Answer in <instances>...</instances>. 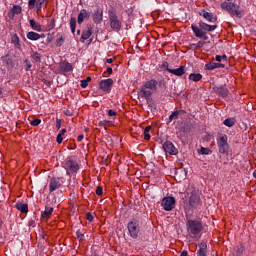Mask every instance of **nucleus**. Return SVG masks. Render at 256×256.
Masks as SVG:
<instances>
[{
	"instance_id": "6ab92c4d",
	"label": "nucleus",
	"mask_w": 256,
	"mask_h": 256,
	"mask_svg": "<svg viewBox=\"0 0 256 256\" xmlns=\"http://www.w3.org/2000/svg\"><path fill=\"white\" fill-rule=\"evenodd\" d=\"M168 73H172V75H176V77H183V75H185V66H180L177 69L168 70Z\"/></svg>"
},
{
	"instance_id": "473e14b6",
	"label": "nucleus",
	"mask_w": 256,
	"mask_h": 256,
	"mask_svg": "<svg viewBox=\"0 0 256 256\" xmlns=\"http://www.w3.org/2000/svg\"><path fill=\"white\" fill-rule=\"evenodd\" d=\"M235 118H227L226 120H225V126L226 127H233V125H235Z\"/></svg>"
},
{
	"instance_id": "bb28decb",
	"label": "nucleus",
	"mask_w": 256,
	"mask_h": 256,
	"mask_svg": "<svg viewBox=\"0 0 256 256\" xmlns=\"http://www.w3.org/2000/svg\"><path fill=\"white\" fill-rule=\"evenodd\" d=\"M214 91L220 95V97L225 98V87L223 85L215 86Z\"/></svg>"
},
{
	"instance_id": "052dcab7",
	"label": "nucleus",
	"mask_w": 256,
	"mask_h": 256,
	"mask_svg": "<svg viewBox=\"0 0 256 256\" xmlns=\"http://www.w3.org/2000/svg\"><path fill=\"white\" fill-rule=\"evenodd\" d=\"M84 138H85V136H83V134H80V135L77 137V141H83Z\"/></svg>"
},
{
	"instance_id": "412c9836",
	"label": "nucleus",
	"mask_w": 256,
	"mask_h": 256,
	"mask_svg": "<svg viewBox=\"0 0 256 256\" xmlns=\"http://www.w3.org/2000/svg\"><path fill=\"white\" fill-rule=\"evenodd\" d=\"M15 207L18 211H20V213H28L29 211V205H27V203L17 202Z\"/></svg>"
},
{
	"instance_id": "f8f14e48",
	"label": "nucleus",
	"mask_w": 256,
	"mask_h": 256,
	"mask_svg": "<svg viewBox=\"0 0 256 256\" xmlns=\"http://www.w3.org/2000/svg\"><path fill=\"white\" fill-rule=\"evenodd\" d=\"M93 21L97 25L103 21V9L98 8L97 10L94 11L93 15Z\"/></svg>"
},
{
	"instance_id": "f704fd0d",
	"label": "nucleus",
	"mask_w": 256,
	"mask_h": 256,
	"mask_svg": "<svg viewBox=\"0 0 256 256\" xmlns=\"http://www.w3.org/2000/svg\"><path fill=\"white\" fill-rule=\"evenodd\" d=\"M205 69H207V71H213V69H216V65L215 62H209L205 65Z\"/></svg>"
},
{
	"instance_id": "a18cd8bd",
	"label": "nucleus",
	"mask_w": 256,
	"mask_h": 256,
	"mask_svg": "<svg viewBox=\"0 0 256 256\" xmlns=\"http://www.w3.org/2000/svg\"><path fill=\"white\" fill-rule=\"evenodd\" d=\"M96 195H99V196L103 195V187L97 186Z\"/></svg>"
},
{
	"instance_id": "37998d69",
	"label": "nucleus",
	"mask_w": 256,
	"mask_h": 256,
	"mask_svg": "<svg viewBox=\"0 0 256 256\" xmlns=\"http://www.w3.org/2000/svg\"><path fill=\"white\" fill-rule=\"evenodd\" d=\"M35 3H37V0H29L28 5L30 9H35Z\"/></svg>"
},
{
	"instance_id": "7c9ffc66",
	"label": "nucleus",
	"mask_w": 256,
	"mask_h": 256,
	"mask_svg": "<svg viewBox=\"0 0 256 256\" xmlns=\"http://www.w3.org/2000/svg\"><path fill=\"white\" fill-rule=\"evenodd\" d=\"M77 27V19L75 17L70 18V29L72 33H75V29Z\"/></svg>"
},
{
	"instance_id": "de8ad7c7",
	"label": "nucleus",
	"mask_w": 256,
	"mask_h": 256,
	"mask_svg": "<svg viewBox=\"0 0 256 256\" xmlns=\"http://www.w3.org/2000/svg\"><path fill=\"white\" fill-rule=\"evenodd\" d=\"M24 63L26 65V71H30L32 67L31 62L29 60H25Z\"/></svg>"
},
{
	"instance_id": "c756f323",
	"label": "nucleus",
	"mask_w": 256,
	"mask_h": 256,
	"mask_svg": "<svg viewBox=\"0 0 256 256\" xmlns=\"http://www.w3.org/2000/svg\"><path fill=\"white\" fill-rule=\"evenodd\" d=\"M31 59L35 61L36 63H41V54L38 52H32L30 55Z\"/></svg>"
},
{
	"instance_id": "e2e57ef3",
	"label": "nucleus",
	"mask_w": 256,
	"mask_h": 256,
	"mask_svg": "<svg viewBox=\"0 0 256 256\" xmlns=\"http://www.w3.org/2000/svg\"><path fill=\"white\" fill-rule=\"evenodd\" d=\"M106 63H113V58L106 59Z\"/></svg>"
},
{
	"instance_id": "338daca9",
	"label": "nucleus",
	"mask_w": 256,
	"mask_h": 256,
	"mask_svg": "<svg viewBox=\"0 0 256 256\" xmlns=\"http://www.w3.org/2000/svg\"><path fill=\"white\" fill-rule=\"evenodd\" d=\"M3 93V88L0 86V95Z\"/></svg>"
},
{
	"instance_id": "cd10ccee",
	"label": "nucleus",
	"mask_w": 256,
	"mask_h": 256,
	"mask_svg": "<svg viewBox=\"0 0 256 256\" xmlns=\"http://www.w3.org/2000/svg\"><path fill=\"white\" fill-rule=\"evenodd\" d=\"M189 79L190 81H195V82L201 81V79H203V75H201L200 73L198 74L192 73L189 75Z\"/></svg>"
},
{
	"instance_id": "c85d7f7f",
	"label": "nucleus",
	"mask_w": 256,
	"mask_h": 256,
	"mask_svg": "<svg viewBox=\"0 0 256 256\" xmlns=\"http://www.w3.org/2000/svg\"><path fill=\"white\" fill-rule=\"evenodd\" d=\"M29 23H30V27H32L34 31H41V24L35 22V20L33 19H31Z\"/></svg>"
},
{
	"instance_id": "a19ab883",
	"label": "nucleus",
	"mask_w": 256,
	"mask_h": 256,
	"mask_svg": "<svg viewBox=\"0 0 256 256\" xmlns=\"http://www.w3.org/2000/svg\"><path fill=\"white\" fill-rule=\"evenodd\" d=\"M209 152H210L209 148L202 147L200 149L201 155H209Z\"/></svg>"
},
{
	"instance_id": "9b49d317",
	"label": "nucleus",
	"mask_w": 256,
	"mask_h": 256,
	"mask_svg": "<svg viewBox=\"0 0 256 256\" xmlns=\"http://www.w3.org/2000/svg\"><path fill=\"white\" fill-rule=\"evenodd\" d=\"M138 95L142 99H146V101H149V99H151V95H153V92L151 90L145 88L144 86H142Z\"/></svg>"
},
{
	"instance_id": "5701e85b",
	"label": "nucleus",
	"mask_w": 256,
	"mask_h": 256,
	"mask_svg": "<svg viewBox=\"0 0 256 256\" xmlns=\"http://www.w3.org/2000/svg\"><path fill=\"white\" fill-rule=\"evenodd\" d=\"M91 35H93L92 29H91V27H88L86 31L82 32V35H81L82 43L87 41V39H89V37H91Z\"/></svg>"
},
{
	"instance_id": "680f3d73",
	"label": "nucleus",
	"mask_w": 256,
	"mask_h": 256,
	"mask_svg": "<svg viewBox=\"0 0 256 256\" xmlns=\"http://www.w3.org/2000/svg\"><path fill=\"white\" fill-rule=\"evenodd\" d=\"M187 255H188L187 250L182 251L181 254H180V256H187Z\"/></svg>"
},
{
	"instance_id": "393cba45",
	"label": "nucleus",
	"mask_w": 256,
	"mask_h": 256,
	"mask_svg": "<svg viewBox=\"0 0 256 256\" xmlns=\"http://www.w3.org/2000/svg\"><path fill=\"white\" fill-rule=\"evenodd\" d=\"M51 215H53V207L46 206L45 211L42 212V217L44 219H49V217H51Z\"/></svg>"
},
{
	"instance_id": "c03bdc74",
	"label": "nucleus",
	"mask_w": 256,
	"mask_h": 256,
	"mask_svg": "<svg viewBox=\"0 0 256 256\" xmlns=\"http://www.w3.org/2000/svg\"><path fill=\"white\" fill-rule=\"evenodd\" d=\"M56 142L58 143V145H61V143H63V136L61 134L57 135Z\"/></svg>"
},
{
	"instance_id": "4be33fe9",
	"label": "nucleus",
	"mask_w": 256,
	"mask_h": 256,
	"mask_svg": "<svg viewBox=\"0 0 256 256\" xmlns=\"http://www.w3.org/2000/svg\"><path fill=\"white\" fill-rule=\"evenodd\" d=\"M198 256H207V243L201 242L199 244V250L197 252Z\"/></svg>"
},
{
	"instance_id": "79ce46f5",
	"label": "nucleus",
	"mask_w": 256,
	"mask_h": 256,
	"mask_svg": "<svg viewBox=\"0 0 256 256\" xmlns=\"http://www.w3.org/2000/svg\"><path fill=\"white\" fill-rule=\"evenodd\" d=\"M76 235H77L79 241H85V235H83V233H81L80 231H77Z\"/></svg>"
},
{
	"instance_id": "2eb2a0df",
	"label": "nucleus",
	"mask_w": 256,
	"mask_h": 256,
	"mask_svg": "<svg viewBox=\"0 0 256 256\" xmlns=\"http://www.w3.org/2000/svg\"><path fill=\"white\" fill-rule=\"evenodd\" d=\"M111 85H113V79L111 78L100 81V89L102 91H110Z\"/></svg>"
},
{
	"instance_id": "aec40b11",
	"label": "nucleus",
	"mask_w": 256,
	"mask_h": 256,
	"mask_svg": "<svg viewBox=\"0 0 256 256\" xmlns=\"http://www.w3.org/2000/svg\"><path fill=\"white\" fill-rule=\"evenodd\" d=\"M199 15L201 17H204V19H206V21H209V23H215V17H213V13H209L205 10H202Z\"/></svg>"
},
{
	"instance_id": "7ed1b4c3",
	"label": "nucleus",
	"mask_w": 256,
	"mask_h": 256,
	"mask_svg": "<svg viewBox=\"0 0 256 256\" xmlns=\"http://www.w3.org/2000/svg\"><path fill=\"white\" fill-rule=\"evenodd\" d=\"M108 17L111 29L117 32L121 31L123 23L119 20V16H117V12H115V9L112 8L108 11Z\"/></svg>"
},
{
	"instance_id": "bf43d9fd",
	"label": "nucleus",
	"mask_w": 256,
	"mask_h": 256,
	"mask_svg": "<svg viewBox=\"0 0 256 256\" xmlns=\"http://www.w3.org/2000/svg\"><path fill=\"white\" fill-rule=\"evenodd\" d=\"M106 72H107L109 75H111V74L113 73V68L108 67L107 70H106Z\"/></svg>"
},
{
	"instance_id": "c9c22d12",
	"label": "nucleus",
	"mask_w": 256,
	"mask_h": 256,
	"mask_svg": "<svg viewBox=\"0 0 256 256\" xmlns=\"http://www.w3.org/2000/svg\"><path fill=\"white\" fill-rule=\"evenodd\" d=\"M12 41L15 43L16 47L18 49L21 48V43H19V36H17V34H15L12 38Z\"/></svg>"
},
{
	"instance_id": "39448f33",
	"label": "nucleus",
	"mask_w": 256,
	"mask_h": 256,
	"mask_svg": "<svg viewBox=\"0 0 256 256\" xmlns=\"http://www.w3.org/2000/svg\"><path fill=\"white\" fill-rule=\"evenodd\" d=\"M128 231L132 239H137L139 237V222L137 220H132L128 223Z\"/></svg>"
},
{
	"instance_id": "4c0bfd02",
	"label": "nucleus",
	"mask_w": 256,
	"mask_h": 256,
	"mask_svg": "<svg viewBox=\"0 0 256 256\" xmlns=\"http://www.w3.org/2000/svg\"><path fill=\"white\" fill-rule=\"evenodd\" d=\"M43 3H45V0H37V2H36V9H37V11H40Z\"/></svg>"
},
{
	"instance_id": "f03ea898",
	"label": "nucleus",
	"mask_w": 256,
	"mask_h": 256,
	"mask_svg": "<svg viewBox=\"0 0 256 256\" xmlns=\"http://www.w3.org/2000/svg\"><path fill=\"white\" fill-rule=\"evenodd\" d=\"M186 227L190 235L197 237V235L203 231V222H201V220L189 219L187 220Z\"/></svg>"
},
{
	"instance_id": "4468645a",
	"label": "nucleus",
	"mask_w": 256,
	"mask_h": 256,
	"mask_svg": "<svg viewBox=\"0 0 256 256\" xmlns=\"http://www.w3.org/2000/svg\"><path fill=\"white\" fill-rule=\"evenodd\" d=\"M21 11H23V9L21 8V6L19 5H14L8 12V17L9 19H14L15 15H21Z\"/></svg>"
},
{
	"instance_id": "a878e982",
	"label": "nucleus",
	"mask_w": 256,
	"mask_h": 256,
	"mask_svg": "<svg viewBox=\"0 0 256 256\" xmlns=\"http://www.w3.org/2000/svg\"><path fill=\"white\" fill-rule=\"evenodd\" d=\"M180 113H184V111L183 110H176V111L172 112L171 115L168 118L167 123H171V121H173V119H179V114Z\"/></svg>"
},
{
	"instance_id": "ddd939ff",
	"label": "nucleus",
	"mask_w": 256,
	"mask_h": 256,
	"mask_svg": "<svg viewBox=\"0 0 256 256\" xmlns=\"http://www.w3.org/2000/svg\"><path fill=\"white\" fill-rule=\"evenodd\" d=\"M157 85H159V82H157L155 79H151L150 81H147L143 87L154 93L157 91Z\"/></svg>"
},
{
	"instance_id": "0eeeda50",
	"label": "nucleus",
	"mask_w": 256,
	"mask_h": 256,
	"mask_svg": "<svg viewBox=\"0 0 256 256\" xmlns=\"http://www.w3.org/2000/svg\"><path fill=\"white\" fill-rule=\"evenodd\" d=\"M64 168L66 169L67 175H71V173H77L79 171V164L73 160H68L65 162Z\"/></svg>"
},
{
	"instance_id": "2f4dec72",
	"label": "nucleus",
	"mask_w": 256,
	"mask_h": 256,
	"mask_svg": "<svg viewBox=\"0 0 256 256\" xmlns=\"http://www.w3.org/2000/svg\"><path fill=\"white\" fill-rule=\"evenodd\" d=\"M151 131V126H147L145 129H144V139L146 141H149V139H151V135H149V132Z\"/></svg>"
},
{
	"instance_id": "864d4df0",
	"label": "nucleus",
	"mask_w": 256,
	"mask_h": 256,
	"mask_svg": "<svg viewBox=\"0 0 256 256\" xmlns=\"http://www.w3.org/2000/svg\"><path fill=\"white\" fill-rule=\"evenodd\" d=\"M109 123V121H107V120H104V121H101V122H99V127H105V125H107Z\"/></svg>"
},
{
	"instance_id": "58836bf2",
	"label": "nucleus",
	"mask_w": 256,
	"mask_h": 256,
	"mask_svg": "<svg viewBox=\"0 0 256 256\" xmlns=\"http://www.w3.org/2000/svg\"><path fill=\"white\" fill-rule=\"evenodd\" d=\"M65 41L64 37H60L56 40V47H61L63 45V42Z\"/></svg>"
},
{
	"instance_id": "69168bd1",
	"label": "nucleus",
	"mask_w": 256,
	"mask_h": 256,
	"mask_svg": "<svg viewBox=\"0 0 256 256\" xmlns=\"http://www.w3.org/2000/svg\"><path fill=\"white\" fill-rule=\"evenodd\" d=\"M221 8H222V9H225V4H224V2L221 3Z\"/></svg>"
},
{
	"instance_id": "603ef678",
	"label": "nucleus",
	"mask_w": 256,
	"mask_h": 256,
	"mask_svg": "<svg viewBox=\"0 0 256 256\" xmlns=\"http://www.w3.org/2000/svg\"><path fill=\"white\" fill-rule=\"evenodd\" d=\"M65 115H67L68 117H72V115H73V111L72 110H69V109H67V110H65Z\"/></svg>"
},
{
	"instance_id": "9d476101",
	"label": "nucleus",
	"mask_w": 256,
	"mask_h": 256,
	"mask_svg": "<svg viewBox=\"0 0 256 256\" xmlns=\"http://www.w3.org/2000/svg\"><path fill=\"white\" fill-rule=\"evenodd\" d=\"M200 203H201V198L199 197V195H197V193L195 192H192L189 199L190 207L192 208L199 207Z\"/></svg>"
},
{
	"instance_id": "5fc2aeb1",
	"label": "nucleus",
	"mask_w": 256,
	"mask_h": 256,
	"mask_svg": "<svg viewBox=\"0 0 256 256\" xmlns=\"http://www.w3.org/2000/svg\"><path fill=\"white\" fill-rule=\"evenodd\" d=\"M108 115H109V117H115V115H117V112H115L113 110H109Z\"/></svg>"
},
{
	"instance_id": "4d7b16f0",
	"label": "nucleus",
	"mask_w": 256,
	"mask_h": 256,
	"mask_svg": "<svg viewBox=\"0 0 256 256\" xmlns=\"http://www.w3.org/2000/svg\"><path fill=\"white\" fill-rule=\"evenodd\" d=\"M67 133V129L63 128L62 130H60V132L58 133V135H65Z\"/></svg>"
},
{
	"instance_id": "20e7f679",
	"label": "nucleus",
	"mask_w": 256,
	"mask_h": 256,
	"mask_svg": "<svg viewBox=\"0 0 256 256\" xmlns=\"http://www.w3.org/2000/svg\"><path fill=\"white\" fill-rule=\"evenodd\" d=\"M225 9L232 17H238L239 19H241V17H243L244 15L241 6L232 2L226 3Z\"/></svg>"
},
{
	"instance_id": "13d9d810",
	"label": "nucleus",
	"mask_w": 256,
	"mask_h": 256,
	"mask_svg": "<svg viewBox=\"0 0 256 256\" xmlns=\"http://www.w3.org/2000/svg\"><path fill=\"white\" fill-rule=\"evenodd\" d=\"M50 27H51V29H53V27H55V19H52L50 21Z\"/></svg>"
},
{
	"instance_id": "b1692460",
	"label": "nucleus",
	"mask_w": 256,
	"mask_h": 256,
	"mask_svg": "<svg viewBox=\"0 0 256 256\" xmlns=\"http://www.w3.org/2000/svg\"><path fill=\"white\" fill-rule=\"evenodd\" d=\"M86 17H89V13L87 12V10L82 9L80 11V13L78 14V23H79V25H81V23H83V21L85 20Z\"/></svg>"
},
{
	"instance_id": "0e129e2a",
	"label": "nucleus",
	"mask_w": 256,
	"mask_h": 256,
	"mask_svg": "<svg viewBox=\"0 0 256 256\" xmlns=\"http://www.w3.org/2000/svg\"><path fill=\"white\" fill-rule=\"evenodd\" d=\"M253 177H254V179H256V170H254V172H253Z\"/></svg>"
},
{
	"instance_id": "ea45409f",
	"label": "nucleus",
	"mask_w": 256,
	"mask_h": 256,
	"mask_svg": "<svg viewBox=\"0 0 256 256\" xmlns=\"http://www.w3.org/2000/svg\"><path fill=\"white\" fill-rule=\"evenodd\" d=\"M204 44L205 42L199 41L197 44H192V47L194 49H201V47H203Z\"/></svg>"
},
{
	"instance_id": "8fccbe9b",
	"label": "nucleus",
	"mask_w": 256,
	"mask_h": 256,
	"mask_svg": "<svg viewBox=\"0 0 256 256\" xmlns=\"http://www.w3.org/2000/svg\"><path fill=\"white\" fill-rule=\"evenodd\" d=\"M61 123H63L61 119L56 120V129H61Z\"/></svg>"
},
{
	"instance_id": "3c124183",
	"label": "nucleus",
	"mask_w": 256,
	"mask_h": 256,
	"mask_svg": "<svg viewBox=\"0 0 256 256\" xmlns=\"http://www.w3.org/2000/svg\"><path fill=\"white\" fill-rule=\"evenodd\" d=\"M86 219H87V221H89L91 223V221H93V214L87 213L86 214Z\"/></svg>"
},
{
	"instance_id": "774afa93",
	"label": "nucleus",
	"mask_w": 256,
	"mask_h": 256,
	"mask_svg": "<svg viewBox=\"0 0 256 256\" xmlns=\"http://www.w3.org/2000/svg\"><path fill=\"white\" fill-rule=\"evenodd\" d=\"M77 34H78V35H81V30H77Z\"/></svg>"
},
{
	"instance_id": "f3484780",
	"label": "nucleus",
	"mask_w": 256,
	"mask_h": 256,
	"mask_svg": "<svg viewBox=\"0 0 256 256\" xmlns=\"http://www.w3.org/2000/svg\"><path fill=\"white\" fill-rule=\"evenodd\" d=\"M59 67L60 70L64 73H69V71H73V65L67 61L60 62Z\"/></svg>"
},
{
	"instance_id": "1a4fd4ad",
	"label": "nucleus",
	"mask_w": 256,
	"mask_h": 256,
	"mask_svg": "<svg viewBox=\"0 0 256 256\" xmlns=\"http://www.w3.org/2000/svg\"><path fill=\"white\" fill-rule=\"evenodd\" d=\"M61 185H63L61 178H51L50 184H49L50 193H53V191H57V189H59V187H61Z\"/></svg>"
},
{
	"instance_id": "6e6d98bb",
	"label": "nucleus",
	"mask_w": 256,
	"mask_h": 256,
	"mask_svg": "<svg viewBox=\"0 0 256 256\" xmlns=\"http://www.w3.org/2000/svg\"><path fill=\"white\" fill-rule=\"evenodd\" d=\"M215 65H216V69H219L220 67L222 68L225 67V65L220 62L215 63Z\"/></svg>"
},
{
	"instance_id": "09e8293b",
	"label": "nucleus",
	"mask_w": 256,
	"mask_h": 256,
	"mask_svg": "<svg viewBox=\"0 0 256 256\" xmlns=\"http://www.w3.org/2000/svg\"><path fill=\"white\" fill-rule=\"evenodd\" d=\"M162 69H166V71L171 70V68H169V63L168 62H163Z\"/></svg>"
},
{
	"instance_id": "6e6552de",
	"label": "nucleus",
	"mask_w": 256,
	"mask_h": 256,
	"mask_svg": "<svg viewBox=\"0 0 256 256\" xmlns=\"http://www.w3.org/2000/svg\"><path fill=\"white\" fill-rule=\"evenodd\" d=\"M163 149L165 153H168L169 155H177L179 153V150L173 145V142L171 141H166L163 144Z\"/></svg>"
},
{
	"instance_id": "49530a36",
	"label": "nucleus",
	"mask_w": 256,
	"mask_h": 256,
	"mask_svg": "<svg viewBox=\"0 0 256 256\" xmlns=\"http://www.w3.org/2000/svg\"><path fill=\"white\" fill-rule=\"evenodd\" d=\"M222 59H225V54H223L222 56L220 55L215 56V61H217L218 63H221Z\"/></svg>"
},
{
	"instance_id": "dca6fc26",
	"label": "nucleus",
	"mask_w": 256,
	"mask_h": 256,
	"mask_svg": "<svg viewBox=\"0 0 256 256\" xmlns=\"http://www.w3.org/2000/svg\"><path fill=\"white\" fill-rule=\"evenodd\" d=\"M217 144L219 147V153L225 155V137L221 136V134H218Z\"/></svg>"
},
{
	"instance_id": "72a5a7b5",
	"label": "nucleus",
	"mask_w": 256,
	"mask_h": 256,
	"mask_svg": "<svg viewBox=\"0 0 256 256\" xmlns=\"http://www.w3.org/2000/svg\"><path fill=\"white\" fill-rule=\"evenodd\" d=\"M89 81H91V76H88L86 79L81 80L80 86L82 87V89H85V87L89 85Z\"/></svg>"
},
{
	"instance_id": "a211bd4d",
	"label": "nucleus",
	"mask_w": 256,
	"mask_h": 256,
	"mask_svg": "<svg viewBox=\"0 0 256 256\" xmlns=\"http://www.w3.org/2000/svg\"><path fill=\"white\" fill-rule=\"evenodd\" d=\"M27 39H29V41H39V39H41V37H45L44 34H39L33 31H30L27 33L26 35Z\"/></svg>"
},
{
	"instance_id": "e433bc0d",
	"label": "nucleus",
	"mask_w": 256,
	"mask_h": 256,
	"mask_svg": "<svg viewBox=\"0 0 256 256\" xmlns=\"http://www.w3.org/2000/svg\"><path fill=\"white\" fill-rule=\"evenodd\" d=\"M30 125L33 127H37L38 125H41V119H34L30 122Z\"/></svg>"
},
{
	"instance_id": "423d86ee",
	"label": "nucleus",
	"mask_w": 256,
	"mask_h": 256,
	"mask_svg": "<svg viewBox=\"0 0 256 256\" xmlns=\"http://www.w3.org/2000/svg\"><path fill=\"white\" fill-rule=\"evenodd\" d=\"M161 205L164 211H173L175 208V198L173 196L164 197Z\"/></svg>"
},
{
	"instance_id": "f257e3e1",
	"label": "nucleus",
	"mask_w": 256,
	"mask_h": 256,
	"mask_svg": "<svg viewBox=\"0 0 256 256\" xmlns=\"http://www.w3.org/2000/svg\"><path fill=\"white\" fill-rule=\"evenodd\" d=\"M199 27L192 25V31L195 34V37H199V39H204V41H207V39H209V36H207V33L203 31H215V29H217L216 25H209L203 21L199 22Z\"/></svg>"
}]
</instances>
